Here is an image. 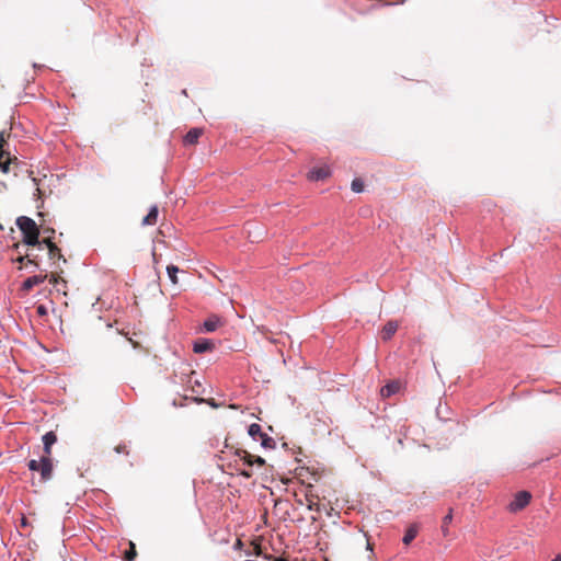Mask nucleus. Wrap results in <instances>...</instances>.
<instances>
[{
  "label": "nucleus",
  "instance_id": "nucleus-1",
  "mask_svg": "<svg viewBox=\"0 0 561 561\" xmlns=\"http://www.w3.org/2000/svg\"><path fill=\"white\" fill-rule=\"evenodd\" d=\"M16 226L23 233V241L27 245L39 244L38 236L39 230L36 222L26 216H21L16 219Z\"/></svg>",
  "mask_w": 561,
  "mask_h": 561
},
{
  "label": "nucleus",
  "instance_id": "nucleus-2",
  "mask_svg": "<svg viewBox=\"0 0 561 561\" xmlns=\"http://www.w3.org/2000/svg\"><path fill=\"white\" fill-rule=\"evenodd\" d=\"M31 471H38L41 482H47L53 478L54 465L50 456H42L39 460L31 459L27 463Z\"/></svg>",
  "mask_w": 561,
  "mask_h": 561
},
{
  "label": "nucleus",
  "instance_id": "nucleus-3",
  "mask_svg": "<svg viewBox=\"0 0 561 561\" xmlns=\"http://www.w3.org/2000/svg\"><path fill=\"white\" fill-rule=\"evenodd\" d=\"M8 137L9 134L5 130L0 131V168L4 173H8L10 164L16 161V158L11 159L9 151L5 150Z\"/></svg>",
  "mask_w": 561,
  "mask_h": 561
},
{
  "label": "nucleus",
  "instance_id": "nucleus-4",
  "mask_svg": "<svg viewBox=\"0 0 561 561\" xmlns=\"http://www.w3.org/2000/svg\"><path fill=\"white\" fill-rule=\"evenodd\" d=\"M531 494L528 491H519L515 494L514 500L508 504V511L512 513L524 510L530 502Z\"/></svg>",
  "mask_w": 561,
  "mask_h": 561
},
{
  "label": "nucleus",
  "instance_id": "nucleus-5",
  "mask_svg": "<svg viewBox=\"0 0 561 561\" xmlns=\"http://www.w3.org/2000/svg\"><path fill=\"white\" fill-rule=\"evenodd\" d=\"M236 455L243 461L248 467H252L253 465H257L260 467L265 465V460L260 456H253L247 450L237 449Z\"/></svg>",
  "mask_w": 561,
  "mask_h": 561
},
{
  "label": "nucleus",
  "instance_id": "nucleus-6",
  "mask_svg": "<svg viewBox=\"0 0 561 561\" xmlns=\"http://www.w3.org/2000/svg\"><path fill=\"white\" fill-rule=\"evenodd\" d=\"M331 175V170L328 165L314 167L308 172V180L323 181Z\"/></svg>",
  "mask_w": 561,
  "mask_h": 561
},
{
  "label": "nucleus",
  "instance_id": "nucleus-7",
  "mask_svg": "<svg viewBox=\"0 0 561 561\" xmlns=\"http://www.w3.org/2000/svg\"><path fill=\"white\" fill-rule=\"evenodd\" d=\"M53 237L48 236L43 239L42 243H45L48 249V254L51 260H58L66 263V259L64 257L61 250L56 245V243L53 242Z\"/></svg>",
  "mask_w": 561,
  "mask_h": 561
},
{
  "label": "nucleus",
  "instance_id": "nucleus-8",
  "mask_svg": "<svg viewBox=\"0 0 561 561\" xmlns=\"http://www.w3.org/2000/svg\"><path fill=\"white\" fill-rule=\"evenodd\" d=\"M215 350V343L208 339H198L193 344V351L196 354H202L205 352H211Z\"/></svg>",
  "mask_w": 561,
  "mask_h": 561
},
{
  "label": "nucleus",
  "instance_id": "nucleus-9",
  "mask_svg": "<svg viewBox=\"0 0 561 561\" xmlns=\"http://www.w3.org/2000/svg\"><path fill=\"white\" fill-rule=\"evenodd\" d=\"M48 277L47 274H44V275H34V276H31V277H27L24 282H23V285H22V289L23 290H26V291H30L34 286H37L42 283H44V280Z\"/></svg>",
  "mask_w": 561,
  "mask_h": 561
},
{
  "label": "nucleus",
  "instance_id": "nucleus-10",
  "mask_svg": "<svg viewBox=\"0 0 561 561\" xmlns=\"http://www.w3.org/2000/svg\"><path fill=\"white\" fill-rule=\"evenodd\" d=\"M187 380H186V385L187 387L191 388L192 392L193 393H196V394H199L203 392V389H202V383L201 381L196 378V373L194 370H191L187 375Z\"/></svg>",
  "mask_w": 561,
  "mask_h": 561
},
{
  "label": "nucleus",
  "instance_id": "nucleus-11",
  "mask_svg": "<svg viewBox=\"0 0 561 561\" xmlns=\"http://www.w3.org/2000/svg\"><path fill=\"white\" fill-rule=\"evenodd\" d=\"M398 328H399V324H398L397 321H388L383 325V328H382V330L380 332L381 339L383 341L390 340L394 335V333L397 332Z\"/></svg>",
  "mask_w": 561,
  "mask_h": 561
},
{
  "label": "nucleus",
  "instance_id": "nucleus-12",
  "mask_svg": "<svg viewBox=\"0 0 561 561\" xmlns=\"http://www.w3.org/2000/svg\"><path fill=\"white\" fill-rule=\"evenodd\" d=\"M221 325H222L221 319L218 316L214 314V316H210L207 320L204 321L203 330L205 332H214V331H216Z\"/></svg>",
  "mask_w": 561,
  "mask_h": 561
},
{
  "label": "nucleus",
  "instance_id": "nucleus-13",
  "mask_svg": "<svg viewBox=\"0 0 561 561\" xmlns=\"http://www.w3.org/2000/svg\"><path fill=\"white\" fill-rule=\"evenodd\" d=\"M57 442V436L54 432H48L43 436L44 455L51 457V446Z\"/></svg>",
  "mask_w": 561,
  "mask_h": 561
},
{
  "label": "nucleus",
  "instance_id": "nucleus-14",
  "mask_svg": "<svg viewBox=\"0 0 561 561\" xmlns=\"http://www.w3.org/2000/svg\"><path fill=\"white\" fill-rule=\"evenodd\" d=\"M49 282L56 287L57 291H61L64 295L67 294V282L58 273H51Z\"/></svg>",
  "mask_w": 561,
  "mask_h": 561
},
{
  "label": "nucleus",
  "instance_id": "nucleus-15",
  "mask_svg": "<svg viewBox=\"0 0 561 561\" xmlns=\"http://www.w3.org/2000/svg\"><path fill=\"white\" fill-rule=\"evenodd\" d=\"M400 387L401 385L399 381H391L380 389V394L382 398H389L397 393L400 390Z\"/></svg>",
  "mask_w": 561,
  "mask_h": 561
},
{
  "label": "nucleus",
  "instance_id": "nucleus-16",
  "mask_svg": "<svg viewBox=\"0 0 561 561\" xmlns=\"http://www.w3.org/2000/svg\"><path fill=\"white\" fill-rule=\"evenodd\" d=\"M159 209L158 206H152L147 216L142 219L144 226H153L158 221Z\"/></svg>",
  "mask_w": 561,
  "mask_h": 561
},
{
  "label": "nucleus",
  "instance_id": "nucleus-17",
  "mask_svg": "<svg viewBox=\"0 0 561 561\" xmlns=\"http://www.w3.org/2000/svg\"><path fill=\"white\" fill-rule=\"evenodd\" d=\"M417 533H419V526L416 524L410 525L403 536V539H402L403 543L410 545L417 536Z\"/></svg>",
  "mask_w": 561,
  "mask_h": 561
},
{
  "label": "nucleus",
  "instance_id": "nucleus-18",
  "mask_svg": "<svg viewBox=\"0 0 561 561\" xmlns=\"http://www.w3.org/2000/svg\"><path fill=\"white\" fill-rule=\"evenodd\" d=\"M203 130L201 128H192L184 137L186 145H195L198 138L202 136Z\"/></svg>",
  "mask_w": 561,
  "mask_h": 561
},
{
  "label": "nucleus",
  "instance_id": "nucleus-19",
  "mask_svg": "<svg viewBox=\"0 0 561 561\" xmlns=\"http://www.w3.org/2000/svg\"><path fill=\"white\" fill-rule=\"evenodd\" d=\"M453 522V510L449 508L447 515L443 518L442 533L444 537L449 535V524Z\"/></svg>",
  "mask_w": 561,
  "mask_h": 561
},
{
  "label": "nucleus",
  "instance_id": "nucleus-20",
  "mask_svg": "<svg viewBox=\"0 0 561 561\" xmlns=\"http://www.w3.org/2000/svg\"><path fill=\"white\" fill-rule=\"evenodd\" d=\"M316 497L317 496L311 494V493H307L306 494L307 507H308L309 511L320 512L319 504L314 502Z\"/></svg>",
  "mask_w": 561,
  "mask_h": 561
},
{
  "label": "nucleus",
  "instance_id": "nucleus-21",
  "mask_svg": "<svg viewBox=\"0 0 561 561\" xmlns=\"http://www.w3.org/2000/svg\"><path fill=\"white\" fill-rule=\"evenodd\" d=\"M259 438L261 440V445L264 448H274L275 447V440L272 437H270L267 434L262 433Z\"/></svg>",
  "mask_w": 561,
  "mask_h": 561
},
{
  "label": "nucleus",
  "instance_id": "nucleus-22",
  "mask_svg": "<svg viewBox=\"0 0 561 561\" xmlns=\"http://www.w3.org/2000/svg\"><path fill=\"white\" fill-rule=\"evenodd\" d=\"M259 438L261 440V445L264 448H274L275 447V440L272 437H270L267 434L262 433Z\"/></svg>",
  "mask_w": 561,
  "mask_h": 561
},
{
  "label": "nucleus",
  "instance_id": "nucleus-23",
  "mask_svg": "<svg viewBox=\"0 0 561 561\" xmlns=\"http://www.w3.org/2000/svg\"><path fill=\"white\" fill-rule=\"evenodd\" d=\"M248 433L253 439H257V437H260L263 432L259 424L253 423L249 426Z\"/></svg>",
  "mask_w": 561,
  "mask_h": 561
},
{
  "label": "nucleus",
  "instance_id": "nucleus-24",
  "mask_svg": "<svg viewBox=\"0 0 561 561\" xmlns=\"http://www.w3.org/2000/svg\"><path fill=\"white\" fill-rule=\"evenodd\" d=\"M167 272H168L169 278L172 282V284L176 285L178 284V275L176 274L179 272V268L175 265H168Z\"/></svg>",
  "mask_w": 561,
  "mask_h": 561
},
{
  "label": "nucleus",
  "instance_id": "nucleus-25",
  "mask_svg": "<svg viewBox=\"0 0 561 561\" xmlns=\"http://www.w3.org/2000/svg\"><path fill=\"white\" fill-rule=\"evenodd\" d=\"M137 556L136 546L134 542L129 541V550H127L124 554L125 561H134Z\"/></svg>",
  "mask_w": 561,
  "mask_h": 561
},
{
  "label": "nucleus",
  "instance_id": "nucleus-26",
  "mask_svg": "<svg viewBox=\"0 0 561 561\" xmlns=\"http://www.w3.org/2000/svg\"><path fill=\"white\" fill-rule=\"evenodd\" d=\"M352 191L355 193H362L364 191V182L362 179H354L351 184Z\"/></svg>",
  "mask_w": 561,
  "mask_h": 561
},
{
  "label": "nucleus",
  "instance_id": "nucleus-27",
  "mask_svg": "<svg viewBox=\"0 0 561 561\" xmlns=\"http://www.w3.org/2000/svg\"><path fill=\"white\" fill-rule=\"evenodd\" d=\"M24 260H27V263H31V264H34L35 266H38V264L35 262V259H33V257L31 256V254H28V253H27L25 256H19V257L16 259V261H18L19 263H23V262H24Z\"/></svg>",
  "mask_w": 561,
  "mask_h": 561
},
{
  "label": "nucleus",
  "instance_id": "nucleus-28",
  "mask_svg": "<svg viewBox=\"0 0 561 561\" xmlns=\"http://www.w3.org/2000/svg\"><path fill=\"white\" fill-rule=\"evenodd\" d=\"M36 313L38 314V317L45 318V317H47L48 311H47V308L44 305H38L36 307Z\"/></svg>",
  "mask_w": 561,
  "mask_h": 561
},
{
  "label": "nucleus",
  "instance_id": "nucleus-29",
  "mask_svg": "<svg viewBox=\"0 0 561 561\" xmlns=\"http://www.w3.org/2000/svg\"><path fill=\"white\" fill-rule=\"evenodd\" d=\"M116 453L121 454H128L126 445H118L115 447Z\"/></svg>",
  "mask_w": 561,
  "mask_h": 561
},
{
  "label": "nucleus",
  "instance_id": "nucleus-30",
  "mask_svg": "<svg viewBox=\"0 0 561 561\" xmlns=\"http://www.w3.org/2000/svg\"><path fill=\"white\" fill-rule=\"evenodd\" d=\"M239 473H240L242 477L248 478V479H249V478H251V477H252V474H253L252 470H250V469H249V470H240V471H239Z\"/></svg>",
  "mask_w": 561,
  "mask_h": 561
},
{
  "label": "nucleus",
  "instance_id": "nucleus-31",
  "mask_svg": "<svg viewBox=\"0 0 561 561\" xmlns=\"http://www.w3.org/2000/svg\"><path fill=\"white\" fill-rule=\"evenodd\" d=\"M254 554L255 556H262V551H261V546L260 545H254Z\"/></svg>",
  "mask_w": 561,
  "mask_h": 561
},
{
  "label": "nucleus",
  "instance_id": "nucleus-32",
  "mask_svg": "<svg viewBox=\"0 0 561 561\" xmlns=\"http://www.w3.org/2000/svg\"><path fill=\"white\" fill-rule=\"evenodd\" d=\"M43 232H44V233H46V232H50L51 234H54V233H55V230H54V229H44V230H43Z\"/></svg>",
  "mask_w": 561,
  "mask_h": 561
},
{
  "label": "nucleus",
  "instance_id": "nucleus-33",
  "mask_svg": "<svg viewBox=\"0 0 561 561\" xmlns=\"http://www.w3.org/2000/svg\"><path fill=\"white\" fill-rule=\"evenodd\" d=\"M273 561H288V560L285 558H274Z\"/></svg>",
  "mask_w": 561,
  "mask_h": 561
},
{
  "label": "nucleus",
  "instance_id": "nucleus-34",
  "mask_svg": "<svg viewBox=\"0 0 561 561\" xmlns=\"http://www.w3.org/2000/svg\"><path fill=\"white\" fill-rule=\"evenodd\" d=\"M552 561H561V554H558Z\"/></svg>",
  "mask_w": 561,
  "mask_h": 561
},
{
  "label": "nucleus",
  "instance_id": "nucleus-35",
  "mask_svg": "<svg viewBox=\"0 0 561 561\" xmlns=\"http://www.w3.org/2000/svg\"><path fill=\"white\" fill-rule=\"evenodd\" d=\"M25 525H26V518H25V517H23V518H22V526H25Z\"/></svg>",
  "mask_w": 561,
  "mask_h": 561
},
{
  "label": "nucleus",
  "instance_id": "nucleus-36",
  "mask_svg": "<svg viewBox=\"0 0 561 561\" xmlns=\"http://www.w3.org/2000/svg\"><path fill=\"white\" fill-rule=\"evenodd\" d=\"M242 545L241 540L237 541V547H240Z\"/></svg>",
  "mask_w": 561,
  "mask_h": 561
},
{
  "label": "nucleus",
  "instance_id": "nucleus-37",
  "mask_svg": "<svg viewBox=\"0 0 561 561\" xmlns=\"http://www.w3.org/2000/svg\"><path fill=\"white\" fill-rule=\"evenodd\" d=\"M264 558H265V559H268V560H270V559H272V557H271V556H264Z\"/></svg>",
  "mask_w": 561,
  "mask_h": 561
}]
</instances>
